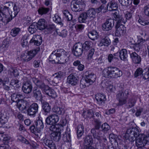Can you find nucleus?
Here are the masks:
<instances>
[{"mask_svg": "<svg viewBox=\"0 0 149 149\" xmlns=\"http://www.w3.org/2000/svg\"><path fill=\"white\" fill-rule=\"evenodd\" d=\"M10 3L12 5H13V14H12V11H10L9 8L6 6H4L2 12L0 10V20L4 23L5 24H7L11 21L19 11V5H17L16 3H14L12 2Z\"/></svg>", "mask_w": 149, "mask_h": 149, "instance_id": "f257e3e1", "label": "nucleus"}, {"mask_svg": "<svg viewBox=\"0 0 149 149\" xmlns=\"http://www.w3.org/2000/svg\"><path fill=\"white\" fill-rule=\"evenodd\" d=\"M96 78V75L93 73L86 71L85 73V79H81L80 81V87L84 88L92 85L95 81Z\"/></svg>", "mask_w": 149, "mask_h": 149, "instance_id": "f03ea898", "label": "nucleus"}, {"mask_svg": "<svg viewBox=\"0 0 149 149\" xmlns=\"http://www.w3.org/2000/svg\"><path fill=\"white\" fill-rule=\"evenodd\" d=\"M102 72L105 77L111 78H117L122 75V71L118 68L114 67H110L108 69H104Z\"/></svg>", "mask_w": 149, "mask_h": 149, "instance_id": "7ed1b4c3", "label": "nucleus"}, {"mask_svg": "<svg viewBox=\"0 0 149 149\" xmlns=\"http://www.w3.org/2000/svg\"><path fill=\"white\" fill-rule=\"evenodd\" d=\"M139 134L138 129L136 127H130L127 129L125 134L126 137L131 142H134Z\"/></svg>", "mask_w": 149, "mask_h": 149, "instance_id": "20e7f679", "label": "nucleus"}, {"mask_svg": "<svg viewBox=\"0 0 149 149\" xmlns=\"http://www.w3.org/2000/svg\"><path fill=\"white\" fill-rule=\"evenodd\" d=\"M85 6L83 0H74L71 3V8L73 11L77 12L81 11Z\"/></svg>", "mask_w": 149, "mask_h": 149, "instance_id": "39448f33", "label": "nucleus"}, {"mask_svg": "<svg viewBox=\"0 0 149 149\" xmlns=\"http://www.w3.org/2000/svg\"><path fill=\"white\" fill-rule=\"evenodd\" d=\"M57 52H58V56L60 58L59 63H65L68 58V52L61 49L57 50Z\"/></svg>", "mask_w": 149, "mask_h": 149, "instance_id": "423d86ee", "label": "nucleus"}, {"mask_svg": "<svg viewBox=\"0 0 149 149\" xmlns=\"http://www.w3.org/2000/svg\"><path fill=\"white\" fill-rule=\"evenodd\" d=\"M23 79L24 81L22 87L23 91L26 93L29 94L30 93L32 89V86L31 82L27 80V78L24 77Z\"/></svg>", "mask_w": 149, "mask_h": 149, "instance_id": "0eeeda50", "label": "nucleus"}, {"mask_svg": "<svg viewBox=\"0 0 149 149\" xmlns=\"http://www.w3.org/2000/svg\"><path fill=\"white\" fill-rule=\"evenodd\" d=\"M138 136L135 140L136 146L139 148L144 147L146 145L144 134H140Z\"/></svg>", "mask_w": 149, "mask_h": 149, "instance_id": "6e6552de", "label": "nucleus"}, {"mask_svg": "<svg viewBox=\"0 0 149 149\" xmlns=\"http://www.w3.org/2000/svg\"><path fill=\"white\" fill-rule=\"evenodd\" d=\"M83 46L80 43H76L73 46V52L74 55L76 56L81 55L83 52Z\"/></svg>", "mask_w": 149, "mask_h": 149, "instance_id": "1a4fd4ad", "label": "nucleus"}, {"mask_svg": "<svg viewBox=\"0 0 149 149\" xmlns=\"http://www.w3.org/2000/svg\"><path fill=\"white\" fill-rule=\"evenodd\" d=\"M38 106L37 103H34L32 104L27 110V115L34 117L38 111Z\"/></svg>", "mask_w": 149, "mask_h": 149, "instance_id": "9d476101", "label": "nucleus"}, {"mask_svg": "<svg viewBox=\"0 0 149 149\" xmlns=\"http://www.w3.org/2000/svg\"><path fill=\"white\" fill-rule=\"evenodd\" d=\"M114 21L111 19H108L102 25V29L104 31L111 30L114 26Z\"/></svg>", "mask_w": 149, "mask_h": 149, "instance_id": "9b49d317", "label": "nucleus"}, {"mask_svg": "<svg viewBox=\"0 0 149 149\" xmlns=\"http://www.w3.org/2000/svg\"><path fill=\"white\" fill-rule=\"evenodd\" d=\"M58 116L56 114L51 115L46 119V122L47 124L53 125L56 123L59 120Z\"/></svg>", "mask_w": 149, "mask_h": 149, "instance_id": "f8f14e48", "label": "nucleus"}, {"mask_svg": "<svg viewBox=\"0 0 149 149\" xmlns=\"http://www.w3.org/2000/svg\"><path fill=\"white\" fill-rule=\"evenodd\" d=\"M64 74V73L62 71H59L53 74V76L54 77L52 81V84L55 86L58 84L61 79L63 77Z\"/></svg>", "mask_w": 149, "mask_h": 149, "instance_id": "ddd939ff", "label": "nucleus"}, {"mask_svg": "<svg viewBox=\"0 0 149 149\" xmlns=\"http://www.w3.org/2000/svg\"><path fill=\"white\" fill-rule=\"evenodd\" d=\"M95 98L98 103L102 105L104 103L106 100V96L103 93H97L95 96Z\"/></svg>", "mask_w": 149, "mask_h": 149, "instance_id": "4468645a", "label": "nucleus"}, {"mask_svg": "<svg viewBox=\"0 0 149 149\" xmlns=\"http://www.w3.org/2000/svg\"><path fill=\"white\" fill-rule=\"evenodd\" d=\"M78 81L77 77L75 74L72 73L70 75L67 79V82L72 85H75Z\"/></svg>", "mask_w": 149, "mask_h": 149, "instance_id": "2eb2a0df", "label": "nucleus"}, {"mask_svg": "<svg viewBox=\"0 0 149 149\" xmlns=\"http://www.w3.org/2000/svg\"><path fill=\"white\" fill-rule=\"evenodd\" d=\"M131 58L133 63L136 64L140 63L141 61V57L135 52L130 54Z\"/></svg>", "mask_w": 149, "mask_h": 149, "instance_id": "dca6fc26", "label": "nucleus"}, {"mask_svg": "<svg viewBox=\"0 0 149 149\" xmlns=\"http://www.w3.org/2000/svg\"><path fill=\"white\" fill-rule=\"evenodd\" d=\"M17 107L21 111H23L29 107V104L26 101L21 100L17 103Z\"/></svg>", "mask_w": 149, "mask_h": 149, "instance_id": "f3484780", "label": "nucleus"}, {"mask_svg": "<svg viewBox=\"0 0 149 149\" xmlns=\"http://www.w3.org/2000/svg\"><path fill=\"white\" fill-rule=\"evenodd\" d=\"M43 93L53 98H55L57 96L56 93L54 90L50 88L48 86L46 87V89Z\"/></svg>", "mask_w": 149, "mask_h": 149, "instance_id": "a211bd4d", "label": "nucleus"}, {"mask_svg": "<svg viewBox=\"0 0 149 149\" xmlns=\"http://www.w3.org/2000/svg\"><path fill=\"white\" fill-rule=\"evenodd\" d=\"M32 79L33 82L36 86L43 90V92L46 89V87L48 86L45 85L42 81L38 80L36 78H33Z\"/></svg>", "mask_w": 149, "mask_h": 149, "instance_id": "6ab92c4d", "label": "nucleus"}, {"mask_svg": "<svg viewBox=\"0 0 149 149\" xmlns=\"http://www.w3.org/2000/svg\"><path fill=\"white\" fill-rule=\"evenodd\" d=\"M42 42V38L40 36H34L30 41V43H33L34 45L39 46Z\"/></svg>", "mask_w": 149, "mask_h": 149, "instance_id": "aec40b11", "label": "nucleus"}, {"mask_svg": "<svg viewBox=\"0 0 149 149\" xmlns=\"http://www.w3.org/2000/svg\"><path fill=\"white\" fill-rule=\"evenodd\" d=\"M111 41L109 38L107 37H105L102 38L98 45L100 47H108Z\"/></svg>", "mask_w": 149, "mask_h": 149, "instance_id": "412c9836", "label": "nucleus"}, {"mask_svg": "<svg viewBox=\"0 0 149 149\" xmlns=\"http://www.w3.org/2000/svg\"><path fill=\"white\" fill-rule=\"evenodd\" d=\"M40 50V48L38 47L35 49L31 50L28 52L26 56L28 58V61H29L31 60L36 56Z\"/></svg>", "mask_w": 149, "mask_h": 149, "instance_id": "4be33fe9", "label": "nucleus"}, {"mask_svg": "<svg viewBox=\"0 0 149 149\" xmlns=\"http://www.w3.org/2000/svg\"><path fill=\"white\" fill-rule=\"evenodd\" d=\"M58 54L57 52L56 53H55V51L53 52L49 56L50 61H54L55 63H59L60 58L58 56Z\"/></svg>", "mask_w": 149, "mask_h": 149, "instance_id": "5701e85b", "label": "nucleus"}, {"mask_svg": "<svg viewBox=\"0 0 149 149\" xmlns=\"http://www.w3.org/2000/svg\"><path fill=\"white\" fill-rule=\"evenodd\" d=\"M129 90L127 89L124 91L122 90L119 92L117 95V99H127V95L129 94Z\"/></svg>", "mask_w": 149, "mask_h": 149, "instance_id": "b1692460", "label": "nucleus"}, {"mask_svg": "<svg viewBox=\"0 0 149 149\" xmlns=\"http://www.w3.org/2000/svg\"><path fill=\"white\" fill-rule=\"evenodd\" d=\"M118 7L117 3L113 1H111L108 3L107 8L109 11L116 10Z\"/></svg>", "mask_w": 149, "mask_h": 149, "instance_id": "393cba45", "label": "nucleus"}, {"mask_svg": "<svg viewBox=\"0 0 149 149\" xmlns=\"http://www.w3.org/2000/svg\"><path fill=\"white\" fill-rule=\"evenodd\" d=\"M47 25V23L44 19H40L37 24L36 23L37 28L40 30H42L45 29Z\"/></svg>", "mask_w": 149, "mask_h": 149, "instance_id": "a878e982", "label": "nucleus"}, {"mask_svg": "<svg viewBox=\"0 0 149 149\" xmlns=\"http://www.w3.org/2000/svg\"><path fill=\"white\" fill-rule=\"evenodd\" d=\"M117 29L116 34L118 36H120L123 35L125 33V28L123 25L121 24L118 26H116Z\"/></svg>", "mask_w": 149, "mask_h": 149, "instance_id": "bb28decb", "label": "nucleus"}, {"mask_svg": "<svg viewBox=\"0 0 149 149\" xmlns=\"http://www.w3.org/2000/svg\"><path fill=\"white\" fill-rule=\"evenodd\" d=\"M34 97L37 100H40L42 98V96L39 89L37 88H34L33 90Z\"/></svg>", "mask_w": 149, "mask_h": 149, "instance_id": "cd10ccee", "label": "nucleus"}, {"mask_svg": "<svg viewBox=\"0 0 149 149\" xmlns=\"http://www.w3.org/2000/svg\"><path fill=\"white\" fill-rule=\"evenodd\" d=\"M50 136L51 139L54 141H59L61 137V132H52Z\"/></svg>", "mask_w": 149, "mask_h": 149, "instance_id": "c85d7f7f", "label": "nucleus"}, {"mask_svg": "<svg viewBox=\"0 0 149 149\" xmlns=\"http://www.w3.org/2000/svg\"><path fill=\"white\" fill-rule=\"evenodd\" d=\"M119 56L121 60L126 61L127 60V50L125 49H122L119 52Z\"/></svg>", "mask_w": 149, "mask_h": 149, "instance_id": "c756f323", "label": "nucleus"}, {"mask_svg": "<svg viewBox=\"0 0 149 149\" xmlns=\"http://www.w3.org/2000/svg\"><path fill=\"white\" fill-rule=\"evenodd\" d=\"M83 148L85 146H91L90 144L93 142V139L91 136H87L84 138Z\"/></svg>", "mask_w": 149, "mask_h": 149, "instance_id": "7c9ffc66", "label": "nucleus"}, {"mask_svg": "<svg viewBox=\"0 0 149 149\" xmlns=\"http://www.w3.org/2000/svg\"><path fill=\"white\" fill-rule=\"evenodd\" d=\"M44 143L51 149H55V146L54 143L52 140L48 139L44 140Z\"/></svg>", "mask_w": 149, "mask_h": 149, "instance_id": "2f4dec72", "label": "nucleus"}, {"mask_svg": "<svg viewBox=\"0 0 149 149\" xmlns=\"http://www.w3.org/2000/svg\"><path fill=\"white\" fill-rule=\"evenodd\" d=\"M52 125L50 126L49 127V129L51 131L53 132H61V128L62 127L61 125L58 124Z\"/></svg>", "mask_w": 149, "mask_h": 149, "instance_id": "473e14b6", "label": "nucleus"}, {"mask_svg": "<svg viewBox=\"0 0 149 149\" xmlns=\"http://www.w3.org/2000/svg\"><path fill=\"white\" fill-rule=\"evenodd\" d=\"M98 34L97 32L95 31H93L89 32L88 34L89 38L93 40L97 39Z\"/></svg>", "mask_w": 149, "mask_h": 149, "instance_id": "72a5a7b5", "label": "nucleus"}, {"mask_svg": "<svg viewBox=\"0 0 149 149\" xmlns=\"http://www.w3.org/2000/svg\"><path fill=\"white\" fill-rule=\"evenodd\" d=\"M88 17L90 19H93L95 17L96 11L94 8L89 9L86 12Z\"/></svg>", "mask_w": 149, "mask_h": 149, "instance_id": "f704fd0d", "label": "nucleus"}, {"mask_svg": "<svg viewBox=\"0 0 149 149\" xmlns=\"http://www.w3.org/2000/svg\"><path fill=\"white\" fill-rule=\"evenodd\" d=\"M36 128L38 129V131H40L44 127L43 122L42 120L38 119L35 122Z\"/></svg>", "mask_w": 149, "mask_h": 149, "instance_id": "c9c22d12", "label": "nucleus"}, {"mask_svg": "<svg viewBox=\"0 0 149 149\" xmlns=\"http://www.w3.org/2000/svg\"><path fill=\"white\" fill-rule=\"evenodd\" d=\"M53 111L58 115H63L65 112V110L63 107H55L53 109Z\"/></svg>", "mask_w": 149, "mask_h": 149, "instance_id": "e433bc0d", "label": "nucleus"}, {"mask_svg": "<svg viewBox=\"0 0 149 149\" xmlns=\"http://www.w3.org/2000/svg\"><path fill=\"white\" fill-rule=\"evenodd\" d=\"M22 97V95L20 94L13 93L11 96V99L13 102H17L19 101L20 98Z\"/></svg>", "mask_w": 149, "mask_h": 149, "instance_id": "4c0bfd02", "label": "nucleus"}, {"mask_svg": "<svg viewBox=\"0 0 149 149\" xmlns=\"http://www.w3.org/2000/svg\"><path fill=\"white\" fill-rule=\"evenodd\" d=\"M28 37L29 36L27 34H25L22 36L21 40V44L23 47H25L27 46L28 41L27 40Z\"/></svg>", "mask_w": 149, "mask_h": 149, "instance_id": "58836bf2", "label": "nucleus"}, {"mask_svg": "<svg viewBox=\"0 0 149 149\" xmlns=\"http://www.w3.org/2000/svg\"><path fill=\"white\" fill-rule=\"evenodd\" d=\"M87 16L86 12L81 13L78 18L79 22L80 23L84 22L88 17Z\"/></svg>", "mask_w": 149, "mask_h": 149, "instance_id": "ea45409f", "label": "nucleus"}, {"mask_svg": "<svg viewBox=\"0 0 149 149\" xmlns=\"http://www.w3.org/2000/svg\"><path fill=\"white\" fill-rule=\"evenodd\" d=\"M117 13L116 12L114 13V17L116 18V26H118L120 25L121 24H122L123 22L122 21V17L118 15H117Z\"/></svg>", "mask_w": 149, "mask_h": 149, "instance_id": "a19ab883", "label": "nucleus"}, {"mask_svg": "<svg viewBox=\"0 0 149 149\" xmlns=\"http://www.w3.org/2000/svg\"><path fill=\"white\" fill-rule=\"evenodd\" d=\"M21 31L20 28L18 27H15L12 29L10 31V34L13 37L16 36Z\"/></svg>", "mask_w": 149, "mask_h": 149, "instance_id": "79ce46f5", "label": "nucleus"}, {"mask_svg": "<svg viewBox=\"0 0 149 149\" xmlns=\"http://www.w3.org/2000/svg\"><path fill=\"white\" fill-rule=\"evenodd\" d=\"M8 117L5 114L0 113V123L2 124H4L7 121Z\"/></svg>", "mask_w": 149, "mask_h": 149, "instance_id": "37998d69", "label": "nucleus"}, {"mask_svg": "<svg viewBox=\"0 0 149 149\" xmlns=\"http://www.w3.org/2000/svg\"><path fill=\"white\" fill-rule=\"evenodd\" d=\"M37 27L36 26V23H33L28 28L29 31L31 33L33 34L37 31Z\"/></svg>", "mask_w": 149, "mask_h": 149, "instance_id": "c03bdc74", "label": "nucleus"}, {"mask_svg": "<svg viewBox=\"0 0 149 149\" xmlns=\"http://www.w3.org/2000/svg\"><path fill=\"white\" fill-rule=\"evenodd\" d=\"M42 108L45 112L49 113L51 110L50 107L48 103L44 102L42 104Z\"/></svg>", "mask_w": 149, "mask_h": 149, "instance_id": "a18cd8bd", "label": "nucleus"}, {"mask_svg": "<svg viewBox=\"0 0 149 149\" xmlns=\"http://www.w3.org/2000/svg\"><path fill=\"white\" fill-rule=\"evenodd\" d=\"M146 41L145 40L143 39L142 37H139L138 38L137 43L135 44L134 46V49H136V47H139L143 43Z\"/></svg>", "mask_w": 149, "mask_h": 149, "instance_id": "49530a36", "label": "nucleus"}, {"mask_svg": "<svg viewBox=\"0 0 149 149\" xmlns=\"http://www.w3.org/2000/svg\"><path fill=\"white\" fill-rule=\"evenodd\" d=\"M49 8L40 7L38 9V12L39 14L42 15L47 13L49 11Z\"/></svg>", "mask_w": 149, "mask_h": 149, "instance_id": "de8ad7c7", "label": "nucleus"}, {"mask_svg": "<svg viewBox=\"0 0 149 149\" xmlns=\"http://www.w3.org/2000/svg\"><path fill=\"white\" fill-rule=\"evenodd\" d=\"M56 32L59 36L62 37H65L67 35V32L65 29H63L61 31H59L58 29H56Z\"/></svg>", "mask_w": 149, "mask_h": 149, "instance_id": "09e8293b", "label": "nucleus"}, {"mask_svg": "<svg viewBox=\"0 0 149 149\" xmlns=\"http://www.w3.org/2000/svg\"><path fill=\"white\" fill-rule=\"evenodd\" d=\"M119 2L122 5L127 6L132 3V0H119Z\"/></svg>", "mask_w": 149, "mask_h": 149, "instance_id": "8fccbe9b", "label": "nucleus"}, {"mask_svg": "<svg viewBox=\"0 0 149 149\" xmlns=\"http://www.w3.org/2000/svg\"><path fill=\"white\" fill-rule=\"evenodd\" d=\"M143 74L142 75L143 76V78L145 80L149 78V68H146L143 70Z\"/></svg>", "mask_w": 149, "mask_h": 149, "instance_id": "3c124183", "label": "nucleus"}, {"mask_svg": "<svg viewBox=\"0 0 149 149\" xmlns=\"http://www.w3.org/2000/svg\"><path fill=\"white\" fill-rule=\"evenodd\" d=\"M45 29L48 31L49 33H51L52 31L55 30V26L53 24L47 25Z\"/></svg>", "mask_w": 149, "mask_h": 149, "instance_id": "603ef678", "label": "nucleus"}, {"mask_svg": "<svg viewBox=\"0 0 149 149\" xmlns=\"http://www.w3.org/2000/svg\"><path fill=\"white\" fill-rule=\"evenodd\" d=\"M96 129L95 128L92 129L91 130V132L95 138L97 139L98 140H100L101 137L97 134L98 132L96 131Z\"/></svg>", "mask_w": 149, "mask_h": 149, "instance_id": "864d4df0", "label": "nucleus"}, {"mask_svg": "<svg viewBox=\"0 0 149 149\" xmlns=\"http://www.w3.org/2000/svg\"><path fill=\"white\" fill-rule=\"evenodd\" d=\"M93 121L94 123L95 128L98 130L100 126L101 122L99 120L95 118L93 119Z\"/></svg>", "mask_w": 149, "mask_h": 149, "instance_id": "5fc2aeb1", "label": "nucleus"}, {"mask_svg": "<svg viewBox=\"0 0 149 149\" xmlns=\"http://www.w3.org/2000/svg\"><path fill=\"white\" fill-rule=\"evenodd\" d=\"M108 61L111 63L112 61L114 62L117 61H118V58L116 57H114L113 55L111 54H109L108 55Z\"/></svg>", "mask_w": 149, "mask_h": 149, "instance_id": "6e6d98bb", "label": "nucleus"}, {"mask_svg": "<svg viewBox=\"0 0 149 149\" xmlns=\"http://www.w3.org/2000/svg\"><path fill=\"white\" fill-rule=\"evenodd\" d=\"M63 139L65 142H68L71 141L70 134V133H65L63 137Z\"/></svg>", "mask_w": 149, "mask_h": 149, "instance_id": "4d7b16f0", "label": "nucleus"}, {"mask_svg": "<svg viewBox=\"0 0 149 149\" xmlns=\"http://www.w3.org/2000/svg\"><path fill=\"white\" fill-rule=\"evenodd\" d=\"M106 87L107 90L109 92H113L115 90V86H113L112 85L110 84L107 85H106Z\"/></svg>", "mask_w": 149, "mask_h": 149, "instance_id": "13d9d810", "label": "nucleus"}, {"mask_svg": "<svg viewBox=\"0 0 149 149\" xmlns=\"http://www.w3.org/2000/svg\"><path fill=\"white\" fill-rule=\"evenodd\" d=\"M53 20L57 23L60 25L62 24L61 17L57 15H55L53 17Z\"/></svg>", "mask_w": 149, "mask_h": 149, "instance_id": "bf43d9fd", "label": "nucleus"}, {"mask_svg": "<svg viewBox=\"0 0 149 149\" xmlns=\"http://www.w3.org/2000/svg\"><path fill=\"white\" fill-rule=\"evenodd\" d=\"M10 74L12 75H13L15 77H16L19 75V73L17 70L16 69H14L13 68H11L9 70Z\"/></svg>", "mask_w": 149, "mask_h": 149, "instance_id": "052dcab7", "label": "nucleus"}, {"mask_svg": "<svg viewBox=\"0 0 149 149\" xmlns=\"http://www.w3.org/2000/svg\"><path fill=\"white\" fill-rule=\"evenodd\" d=\"M10 84L14 86V88L15 86L16 88H19L20 86V84L19 83V81L17 80L12 79L11 81Z\"/></svg>", "mask_w": 149, "mask_h": 149, "instance_id": "680f3d73", "label": "nucleus"}, {"mask_svg": "<svg viewBox=\"0 0 149 149\" xmlns=\"http://www.w3.org/2000/svg\"><path fill=\"white\" fill-rule=\"evenodd\" d=\"M136 100L133 98H131L129 99L128 102V107L131 108L134 106L136 102Z\"/></svg>", "mask_w": 149, "mask_h": 149, "instance_id": "e2e57ef3", "label": "nucleus"}, {"mask_svg": "<svg viewBox=\"0 0 149 149\" xmlns=\"http://www.w3.org/2000/svg\"><path fill=\"white\" fill-rule=\"evenodd\" d=\"M84 25L82 24H77L75 25V28L76 30L77 31H81L84 29Z\"/></svg>", "mask_w": 149, "mask_h": 149, "instance_id": "0e129e2a", "label": "nucleus"}, {"mask_svg": "<svg viewBox=\"0 0 149 149\" xmlns=\"http://www.w3.org/2000/svg\"><path fill=\"white\" fill-rule=\"evenodd\" d=\"M9 43V40H8L5 39L2 42V47L4 49H6L8 47Z\"/></svg>", "mask_w": 149, "mask_h": 149, "instance_id": "69168bd1", "label": "nucleus"}, {"mask_svg": "<svg viewBox=\"0 0 149 149\" xmlns=\"http://www.w3.org/2000/svg\"><path fill=\"white\" fill-rule=\"evenodd\" d=\"M110 128V126L106 123H104L102 126V129L104 132H106L109 130Z\"/></svg>", "mask_w": 149, "mask_h": 149, "instance_id": "338daca9", "label": "nucleus"}, {"mask_svg": "<svg viewBox=\"0 0 149 149\" xmlns=\"http://www.w3.org/2000/svg\"><path fill=\"white\" fill-rule=\"evenodd\" d=\"M143 12L145 15L149 18V5L144 6Z\"/></svg>", "mask_w": 149, "mask_h": 149, "instance_id": "774afa93", "label": "nucleus"}]
</instances>
